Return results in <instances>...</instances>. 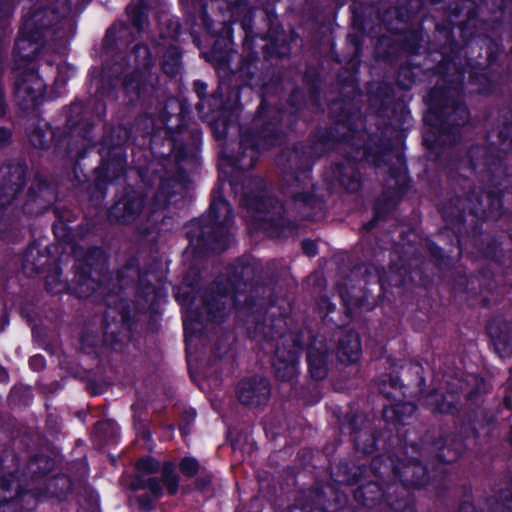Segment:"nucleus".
I'll list each match as a JSON object with an SVG mask.
<instances>
[{"label":"nucleus","instance_id":"obj_29","mask_svg":"<svg viewBox=\"0 0 512 512\" xmlns=\"http://www.w3.org/2000/svg\"><path fill=\"white\" fill-rule=\"evenodd\" d=\"M163 480L169 493H176L178 489V476L173 472L170 464L165 465L163 468Z\"/></svg>","mask_w":512,"mask_h":512},{"label":"nucleus","instance_id":"obj_31","mask_svg":"<svg viewBox=\"0 0 512 512\" xmlns=\"http://www.w3.org/2000/svg\"><path fill=\"white\" fill-rule=\"evenodd\" d=\"M145 71H141L140 73H135L132 71L131 76H127L125 78V87L128 91L137 90V93H140V89L142 87V78Z\"/></svg>","mask_w":512,"mask_h":512},{"label":"nucleus","instance_id":"obj_12","mask_svg":"<svg viewBox=\"0 0 512 512\" xmlns=\"http://www.w3.org/2000/svg\"><path fill=\"white\" fill-rule=\"evenodd\" d=\"M361 344L356 333H347L339 343L338 355L342 362L352 363L359 359Z\"/></svg>","mask_w":512,"mask_h":512},{"label":"nucleus","instance_id":"obj_42","mask_svg":"<svg viewBox=\"0 0 512 512\" xmlns=\"http://www.w3.org/2000/svg\"><path fill=\"white\" fill-rule=\"evenodd\" d=\"M202 21H203V24L205 26V29L207 30V32H211V25H210V22H209V19H208V16L205 12L202 13Z\"/></svg>","mask_w":512,"mask_h":512},{"label":"nucleus","instance_id":"obj_55","mask_svg":"<svg viewBox=\"0 0 512 512\" xmlns=\"http://www.w3.org/2000/svg\"><path fill=\"white\" fill-rule=\"evenodd\" d=\"M96 253H98L99 255L102 256V251L101 250H96Z\"/></svg>","mask_w":512,"mask_h":512},{"label":"nucleus","instance_id":"obj_48","mask_svg":"<svg viewBox=\"0 0 512 512\" xmlns=\"http://www.w3.org/2000/svg\"><path fill=\"white\" fill-rule=\"evenodd\" d=\"M14 173L17 175V178L20 180L22 176V171L20 168H15Z\"/></svg>","mask_w":512,"mask_h":512},{"label":"nucleus","instance_id":"obj_52","mask_svg":"<svg viewBox=\"0 0 512 512\" xmlns=\"http://www.w3.org/2000/svg\"><path fill=\"white\" fill-rule=\"evenodd\" d=\"M122 319H123L124 321H127V320H128V315H127V313H123V315H122Z\"/></svg>","mask_w":512,"mask_h":512},{"label":"nucleus","instance_id":"obj_18","mask_svg":"<svg viewBox=\"0 0 512 512\" xmlns=\"http://www.w3.org/2000/svg\"><path fill=\"white\" fill-rule=\"evenodd\" d=\"M396 475L407 484L411 486H420L424 483V476L426 474L425 468L419 463L409 464L404 466L403 472H395Z\"/></svg>","mask_w":512,"mask_h":512},{"label":"nucleus","instance_id":"obj_15","mask_svg":"<svg viewBox=\"0 0 512 512\" xmlns=\"http://www.w3.org/2000/svg\"><path fill=\"white\" fill-rule=\"evenodd\" d=\"M457 402L458 398L454 394L449 393L444 396L437 391L426 396L424 399L425 405L430 407L433 411L441 413L451 412Z\"/></svg>","mask_w":512,"mask_h":512},{"label":"nucleus","instance_id":"obj_13","mask_svg":"<svg viewBox=\"0 0 512 512\" xmlns=\"http://www.w3.org/2000/svg\"><path fill=\"white\" fill-rule=\"evenodd\" d=\"M505 332L499 331V327L490 324L488 326V333L493 341L496 352L500 357H507L512 353V332L508 325H504Z\"/></svg>","mask_w":512,"mask_h":512},{"label":"nucleus","instance_id":"obj_50","mask_svg":"<svg viewBox=\"0 0 512 512\" xmlns=\"http://www.w3.org/2000/svg\"><path fill=\"white\" fill-rule=\"evenodd\" d=\"M400 177L404 181L405 180V169L402 168V171L400 172Z\"/></svg>","mask_w":512,"mask_h":512},{"label":"nucleus","instance_id":"obj_49","mask_svg":"<svg viewBox=\"0 0 512 512\" xmlns=\"http://www.w3.org/2000/svg\"><path fill=\"white\" fill-rule=\"evenodd\" d=\"M471 211L477 215L481 212L480 209L476 206L471 207Z\"/></svg>","mask_w":512,"mask_h":512},{"label":"nucleus","instance_id":"obj_40","mask_svg":"<svg viewBox=\"0 0 512 512\" xmlns=\"http://www.w3.org/2000/svg\"><path fill=\"white\" fill-rule=\"evenodd\" d=\"M31 142L36 147H40V148L44 147V142L41 140V137H40L39 133H35V134L32 135Z\"/></svg>","mask_w":512,"mask_h":512},{"label":"nucleus","instance_id":"obj_41","mask_svg":"<svg viewBox=\"0 0 512 512\" xmlns=\"http://www.w3.org/2000/svg\"><path fill=\"white\" fill-rule=\"evenodd\" d=\"M10 137V132L6 129H0V144L6 142Z\"/></svg>","mask_w":512,"mask_h":512},{"label":"nucleus","instance_id":"obj_54","mask_svg":"<svg viewBox=\"0 0 512 512\" xmlns=\"http://www.w3.org/2000/svg\"><path fill=\"white\" fill-rule=\"evenodd\" d=\"M205 486H206V483H205V484H203V485L198 484V487H199L200 489H204V488H205Z\"/></svg>","mask_w":512,"mask_h":512},{"label":"nucleus","instance_id":"obj_22","mask_svg":"<svg viewBox=\"0 0 512 512\" xmlns=\"http://www.w3.org/2000/svg\"><path fill=\"white\" fill-rule=\"evenodd\" d=\"M168 50L163 55V70L166 74L175 75L180 67V53L176 46L168 42Z\"/></svg>","mask_w":512,"mask_h":512},{"label":"nucleus","instance_id":"obj_26","mask_svg":"<svg viewBox=\"0 0 512 512\" xmlns=\"http://www.w3.org/2000/svg\"><path fill=\"white\" fill-rule=\"evenodd\" d=\"M75 293L80 297H87L95 291V280L90 277L80 276L77 286L74 288Z\"/></svg>","mask_w":512,"mask_h":512},{"label":"nucleus","instance_id":"obj_20","mask_svg":"<svg viewBox=\"0 0 512 512\" xmlns=\"http://www.w3.org/2000/svg\"><path fill=\"white\" fill-rule=\"evenodd\" d=\"M335 173L340 184L344 186L348 191L354 192L359 189L360 181L354 171V168L351 165L346 167L339 166L336 168Z\"/></svg>","mask_w":512,"mask_h":512},{"label":"nucleus","instance_id":"obj_38","mask_svg":"<svg viewBox=\"0 0 512 512\" xmlns=\"http://www.w3.org/2000/svg\"><path fill=\"white\" fill-rule=\"evenodd\" d=\"M302 249L304 253L310 257L315 256L317 254L316 244L311 240L303 241Z\"/></svg>","mask_w":512,"mask_h":512},{"label":"nucleus","instance_id":"obj_28","mask_svg":"<svg viewBox=\"0 0 512 512\" xmlns=\"http://www.w3.org/2000/svg\"><path fill=\"white\" fill-rule=\"evenodd\" d=\"M46 286L52 293H60L66 289V284L62 282L57 270L53 271L46 277Z\"/></svg>","mask_w":512,"mask_h":512},{"label":"nucleus","instance_id":"obj_10","mask_svg":"<svg viewBox=\"0 0 512 512\" xmlns=\"http://www.w3.org/2000/svg\"><path fill=\"white\" fill-rule=\"evenodd\" d=\"M26 496L18 492V483L14 475L0 480V512H11Z\"/></svg>","mask_w":512,"mask_h":512},{"label":"nucleus","instance_id":"obj_8","mask_svg":"<svg viewBox=\"0 0 512 512\" xmlns=\"http://www.w3.org/2000/svg\"><path fill=\"white\" fill-rule=\"evenodd\" d=\"M277 138L275 135L271 136L267 133L264 134L263 138L257 143H253L248 138H245L241 142V148L243 149L242 155L237 159V167L241 170H247L253 167L257 160L258 152L261 149L269 148L273 146Z\"/></svg>","mask_w":512,"mask_h":512},{"label":"nucleus","instance_id":"obj_27","mask_svg":"<svg viewBox=\"0 0 512 512\" xmlns=\"http://www.w3.org/2000/svg\"><path fill=\"white\" fill-rule=\"evenodd\" d=\"M378 492L380 493V489L376 484H369L363 488H359L355 492V498L357 501L361 502L364 505H369L371 501L377 499V497H368L367 494Z\"/></svg>","mask_w":512,"mask_h":512},{"label":"nucleus","instance_id":"obj_23","mask_svg":"<svg viewBox=\"0 0 512 512\" xmlns=\"http://www.w3.org/2000/svg\"><path fill=\"white\" fill-rule=\"evenodd\" d=\"M479 204L480 206L483 207L482 212L487 217H493L494 212L501 207V201L499 199V196L493 190L490 189L487 192H485L483 196H481Z\"/></svg>","mask_w":512,"mask_h":512},{"label":"nucleus","instance_id":"obj_37","mask_svg":"<svg viewBox=\"0 0 512 512\" xmlns=\"http://www.w3.org/2000/svg\"><path fill=\"white\" fill-rule=\"evenodd\" d=\"M29 365L33 370H42L45 367V359L41 355H35L30 358Z\"/></svg>","mask_w":512,"mask_h":512},{"label":"nucleus","instance_id":"obj_53","mask_svg":"<svg viewBox=\"0 0 512 512\" xmlns=\"http://www.w3.org/2000/svg\"><path fill=\"white\" fill-rule=\"evenodd\" d=\"M501 137H508L505 131H501Z\"/></svg>","mask_w":512,"mask_h":512},{"label":"nucleus","instance_id":"obj_45","mask_svg":"<svg viewBox=\"0 0 512 512\" xmlns=\"http://www.w3.org/2000/svg\"><path fill=\"white\" fill-rule=\"evenodd\" d=\"M8 321H7V317L6 315H3L1 318H0V332H2L5 328V326L7 325Z\"/></svg>","mask_w":512,"mask_h":512},{"label":"nucleus","instance_id":"obj_9","mask_svg":"<svg viewBox=\"0 0 512 512\" xmlns=\"http://www.w3.org/2000/svg\"><path fill=\"white\" fill-rule=\"evenodd\" d=\"M142 208L143 199L140 195H128L111 208L110 215L119 222L129 223L140 215Z\"/></svg>","mask_w":512,"mask_h":512},{"label":"nucleus","instance_id":"obj_21","mask_svg":"<svg viewBox=\"0 0 512 512\" xmlns=\"http://www.w3.org/2000/svg\"><path fill=\"white\" fill-rule=\"evenodd\" d=\"M141 295H138L137 306L138 310H145L155 305L161 298V292L156 290L153 286L144 285L141 282Z\"/></svg>","mask_w":512,"mask_h":512},{"label":"nucleus","instance_id":"obj_56","mask_svg":"<svg viewBox=\"0 0 512 512\" xmlns=\"http://www.w3.org/2000/svg\"><path fill=\"white\" fill-rule=\"evenodd\" d=\"M397 160H398V162L402 165V160H401V158L399 157Z\"/></svg>","mask_w":512,"mask_h":512},{"label":"nucleus","instance_id":"obj_7","mask_svg":"<svg viewBox=\"0 0 512 512\" xmlns=\"http://www.w3.org/2000/svg\"><path fill=\"white\" fill-rule=\"evenodd\" d=\"M298 347L294 346L293 349L286 352L282 348H277L273 367L275 375L282 381H291L298 372Z\"/></svg>","mask_w":512,"mask_h":512},{"label":"nucleus","instance_id":"obj_43","mask_svg":"<svg viewBox=\"0 0 512 512\" xmlns=\"http://www.w3.org/2000/svg\"><path fill=\"white\" fill-rule=\"evenodd\" d=\"M69 13H70V7L65 8L63 15H62L63 23L61 24V28H63L65 25H70V21L66 19L67 15Z\"/></svg>","mask_w":512,"mask_h":512},{"label":"nucleus","instance_id":"obj_1","mask_svg":"<svg viewBox=\"0 0 512 512\" xmlns=\"http://www.w3.org/2000/svg\"><path fill=\"white\" fill-rule=\"evenodd\" d=\"M54 20L59 21V16L51 9L36 11L32 16L25 18L21 35L15 45V51L22 60L31 61L36 57L39 52L37 42L47 33L44 30Z\"/></svg>","mask_w":512,"mask_h":512},{"label":"nucleus","instance_id":"obj_24","mask_svg":"<svg viewBox=\"0 0 512 512\" xmlns=\"http://www.w3.org/2000/svg\"><path fill=\"white\" fill-rule=\"evenodd\" d=\"M146 3L140 0L138 4H130L127 7V13L133 25L141 29L146 22Z\"/></svg>","mask_w":512,"mask_h":512},{"label":"nucleus","instance_id":"obj_19","mask_svg":"<svg viewBox=\"0 0 512 512\" xmlns=\"http://www.w3.org/2000/svg\"><path fill=\"white\" fill-rule=\"evenodd\" d=\"M414 411L415 406L412 403H397L385 407L383 416L389 422H403L405 418L411 416Z\"/></svg>","mask_w":512,"mask_h":512},{"label":"nucleus","instance_id":"obj_39","mask_svg":"<svg viewBox=\"0 0 512 512\" xmlns=\"http://www.w3.org/2000/svg\"><path fill=\"white\" fill-rule=\"evenodd\" d=\"M437 117H438L437 112L431 108L430 111L424 116V121L426 123L430 124L431 126H436L437 123L434 122V118H437Z\"/></svg>","mask_w":512,"mask_h":512},{"label":"nucleus","instance_id":"obj_47","mask_svg":"<svg viewBox=\"0 0 512 512\" xmlns=\"http://www.w3.org/2000/svg\"><path fill=\"white\" fill-rule=\"evenodd\" d=\"M7 380V374L6 372L0 367V381H6Z\"/></svg>","mask_w":512,"mask_h":512},{"label":"nucleus","instance_id":"obj_25","mask_svg":"<svg viewBox=\"0 0 512 512\" xmlns=\"http://www.w3.org/2000/svg\"><path fill=\"white\" fill-rule=\"evenodd\" d=\"M443 114H447L446 122L452 125H460L468 119V111L462 105L453 107L451 112L444 111Z\"/></svg>","mask_w":512,"mask_h":512},{"label":"nucleus","instance_id":"obj_51","mask_svg":"<svg viewBox=\"0 0 512 512\" xmlns=\"http://www.w3.org/2000/svg\"><path fill=\"white\" fill-rule=\"evenodd\" d=\"M226 134V127L223 128V131L218 134V137H224Z\"/></svg>","mask_w":512,"mask_h":512},{"label":"nucleus","instance_id":"obj_5","mask_svg":"<svg viewBox=\"0 0 512 512\" xmlns=\"http://www.w3.org/2000/svg\"><path fill=\"white\" fill-rule=\"evenodd\" d=\"M238 399L245 405H261L265 403L270 395L267 380H243L238 384Z\"/></svg>","mask_w":512,"mask_h":512},{"label":"nucleus","instance_id":"obj_34","mask_svg":"<svg viewBox=\"0 0 512 512\" xmlns=\"http://www.w3.org/2000/svg\"><path fill=\"white\" fill-rule=\"evenodd\" d=\"M21 185L22 181H20L19 183H15L14 185L8 187L7 192L0 194V206L9 203L11 199H13L16 193L19 191Z\"/></svg>","mask_w":512,"mask_h":512},{"label":"nucleus","instance_id":"obj_44","mask_svg":"<svg viewBox=\"0 0 512 512\" xmlns=\"http://www.w3.org/2000/svg\"><path fill=\"white\" fill-rule=\"evenodd\" d=\"M178 36V24L174 23L173 32L169 36H162L163 39L168 38L169 40H174Z\"/></svg>","mask_w":512,"mask_h":512},{"label":"nucleus","instance_id":"obj_11","mask_svg":"<svg viewBox=\"0 0 512 512\" xmlns=\"http://www.w3.org/2000/svg\"><path fill=\"white\" fill-rule=\"evenodd\" d=\"M236 304L235 295L219 294L205 302V310L207 311L211 320L215 322L221 321L226 315V310L230 309L232 305Z\"/></svg>","mask_w":512,"mask_h":512},{"label":"nucleus","instance_id":"obj_2","mask_svg":"<svg viewBox=\"0 0 512 512\" xmlns=\"http://www.w3.org/2000/svg\"><path fill=\"white\" fill-rule=\"evenodd\" d=\"M233 215L230 205L219 192H214L209 212V224L204 234L213 250H224L230 242V227Z\"/></svg>","mask_w":512,"mask_h":512},{"label":"nucleus","instance_id":"obj_17","mask_svg":"<svg viewBox=\"0 0 512 512\" xmlns=\"http://www.w3.org/2000/svg\"><path fill=\"white\" fill-rule=\"evenodd\" d=\"M170 188H173L175 191H180L183 188V185L179 182H176L174 180L171 181H165L162 183L160 190L158 191L156 197H155V203L154 208L151 211L149 218H152L153 221L156 222L155 215L157 212V209L164 208L168 203L172 202V196L168 195V190Z\"/></svg>","mask_w":512,"mask_h":512},{"label":"nucleus","instance_id":"obj_4","mask_svg":"<svg viewBox=\"0 0 512 512\" xmlns=\"http://www.w3.org/2000/svg\"><path fill=\"white\" fill-rule=\"evenodd\" d=\"M45 86L43 79L36 72H26L16 84V98L25 108L37 105L43 99Z\"/></svg>","mask_w":512,"mask_h":512},{"label":"nucleus","instance_id":"obj_16","mask_svg":"<svg viewBox=\"0 0 512 512\" xmlns=\"http://www.w3.org/2000/svg\"><path fill=\"white\" fill-rule=\"evenodd\" d=\"M152 64V57L149 49L144 45H138L129 55V66L135 73L146 71Z\"/></svg>","mask_w":512,"mask_h":512},{"label":"nucleus","instance_id":"obj_36","mask_svg":"<svg viewBox=\"0 0 512 512\" xmlns=\"http://www.w3.org/2000/svg\"><path fill=\"white\" fill-rule=\"evenodd\" d=\"M147 488L151 492L153 498H158L161 495V493H162V489H161L160 483L155 478H151V479L148 480Z\"/></svg>","mask_w":512,"mask_h":512},{"label":"nucleus","instance_id":"obj_3","mask_svg":"<svg viewBox=\"0 0 512 512\" xmlns=\"http://www.w3.org/2000/svg\"><path fill=\"white\" fill-rule=\"evenodd\" d=\"M245 205L259 228L267 230L273 237L288 234L284 227L286 221L282 217L283 207L273 198H247Z\"/></svg>","mask_w":512,"mask_h":512},{"label":"nucleus","instance_id":"obj_46","mask_svg":"<svg viewBox=\"0 0 512 512\" xmlns=\"http://www.w3.org/2000/svg\"><path fill=\"white\" fill-rule=\"evenodd\" d=\"M181 2L185 6H192V7H196V3H197L196 0H181Z\"/></svg>","mask_w":512,"mask_h":512},{"label":"nucleus","instance_id":"obj_14","mask_svg":"<svg viewBox=\"0 0 512 512\" xmlns=\"http://www.w3.org/2000/svg\"><path fill=\"white\" fill-rule=\"evenodd\" d=\"M309 372L311 376L320 380L326 376V350H321L315 344L309 348L307 356Z\"/></svg>","mask_w":512,"mask_h":512},{"label":"nucleus","instance_id":"obj_30","mask_svg":"<svg viewBox=\"0 0 512 512\" xmlns=\"http://www.w3.org/2000/svg\"><path fill=\"white\" fill-rule=\"evenodd\" d=\"M199 469V464L196 459L194 458H184L180 463V470L181 472L189 477L194 476Z\"/></svg>","mask_w":512,"mask_h":512},{"label":"nucleus","instance_id":"obj_33","mask_svg":"<svg viewBox=\"0 0 512 512\" xmlns=\"http://www.w3.org/2000/svg\"><path fill=\"white\" fill-rule=\"evenodd\" d=\"M137 469L143 474L152 473L158 469V463L153 458H143L138 461Z\"/></svg>","mask_w":512,"mask_h":512},{"label":"nucleus","instance_id":"obj_35","mask_svg":"<svg viewBox=\"0 0 512 512\" xmlns=\"http://www.w3.org/2000/svg\"><path fill=\"white\" fill-rule=\"evenodd\" d=\"M298 187H299V184L298 182H295L292 186V191L291 193L293 194V196L295 197V200L298 201V202H302L304 204H308V205H311L313 203V199L311 196L307 195V194H302L300 192H298Z\"/></svg>","mask_w":512,"mask_h":512},{"label":"nucleus","instance_id":"obj_6","mask_svg":"<svg viewBox=\"0 0 512 512\" xmlns=\"http://www.w3.org/2000/svg\"><path fill=\"white\" fill-rule=\"evenodd\" d=\"M176 298L183 309V325L187 350L189 351L193 348V341L201 331L202 323L199 321L197 314L190 310L193 298L188 293L182 292L180 289Z\"/></svg>","mask_w":512,"mask_h":512},{"label":"nucleus","instance_id":"obj_32","mask_svg":"<svg viewBox=\"0 0 512 512\" xmlns=\"http://www.w3.org/2000/svg\"><path fill=\"white\" fill-rule=\"evenodd\" d=\"M471 162L474 167V169L478 168L479 166L487 165V159H486V148L484 147H477L471 151Z\"/></svg>","mask_w":512,"mask_h":512}]
</instances>
